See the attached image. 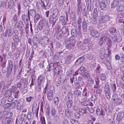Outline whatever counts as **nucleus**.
<instances>
[{
	"label": "nucleus",
	"mask_w": 124,
	"mask_h": 124,
	"mask_svg": "<svg viewBox=\"0 0 124 124\" xmlns=\"http://www.w3.org/2000/svg\"><path fill=\"white\" fill-rule=\"evenodd\" d=\"M40 15L39 14L36 15L34 17V21L35 23H36L39 19Z\"/></svg>",
	"instance_id": "ea45409f"
},
{
	"label": "nucleus",
	"mask_w": 124,
	"mask_h": 124,
	"mask_svg": "<svg viewBox=\"0 0 124 124\" xmlns=\"http://www.w3.org/2000/svg\"><path fill=\"white\" fill-rule=\"evenodd\" d=\"M38 39L36 37H34L32 39L33 44L36 45L38 42Z\"/></svg>",
	"instance_id": "864d4df0"
},
{
	"label": "nucleus",
	"mask_w": 124,
	"mask_h": 124,
	"mask_svg": "<svg viewBox=\"0 0 124 124\" xmlns=\"http://www.w3.org/2000/svg\"><path fill=\"white\" fill-rule=\"evenodd\" d=\"M104 90L106 98L108 100H109L110 98L111 94L109 86L108 85H105Z\"/></svg>",
	"instance_id": "20e7f679"
},
{
	"label": "nucleus",
	"mask_w": 124,
	"mask_h": 124,
	"mask_svg": "<svg viewBox=\"0 0 124 124\" xmlns=\"http://www.w3.org/2000/svg\"><path fill=\"white\" fill-rule=\"evenodd\" d=\"M99 55L100 58L102 60H103L102 61L103 63H105L107 66L108 65V64H107V63H108V64H110L109 61V58L108 54L105 53L102 54L101 53Z\"/></svg>",
	"instance_id": "f03ea898"
},
{
	"label": "nucleus",
	"mask_w": 124,
	"mask_h": 124,
	"mask_svg": "<svg viewBox=\"0 0 124 124\" xmlns=\"http://www.w3.org/2000/svg\"><path fill=\"white\" fill-rule=\"evenodd\" d=\"M89 104V103L88 101H84L81 103L82 105L85 106H87L88 104Z\"/></svg>",
	"instance_id": "bf43d9fd"
},
{
	"label": "nucleus",
	"mask_w": 124,
	"mask_h": 124,
	"mask_svg": "<svg viewBox=\"0 0 124 124\" xmlns=\"http://www.w3.org/2000/svg\"><path fill=\"white\" fill-rule=\"evenodd\" d=\"M72 57L71 55H69L67 56L66 61V62L67 63L69 64L71 62Z\"/></svg>",
	"instance_id": "cd10ccee"
},
{
	"label": "nucleus",
	"mask_w": 124,
	"mask_h": 124,
	"mask_svg": "<svg viewBox=\"0 0 124 124\" xmlns=\"http://www.w3.org/2000/svg\"><path fill=\"white\" fill-rule=\"evenodd\" d=\"M114 103L116 105L120 104L122 102V100L120 98H118L114 101Z\"/></svg>",
	"instance_id": "72a5a7b5"
},
{
	"label": "nucleus",
	"mask_w": 124,
	"mask_h": 124,
	"mask_svg": "<svg viewBox=\"0 0 124 124\" xmlns=\"http://www.w3.org/2000/svg\"><path fill=\"white\" fill-rule=\"evenodd\" d=\"M59 11L57 8L54 9L53 11L52 18L53 19H55L56 18L58 13Z\"/></svg>",
	"instance_id": "ddd939ff"
},
{
	"label": "nucleus",
	"mask_w": 124,
	"mask_h": 124,
	"mask_svg": "<svg viewBox=\"0 0 124 124\" xmlns=\"http://www.w3.org/2000/svg\"><path fill=\"white\" fill-rule=\"evenodd\" d=\"M91 35L94 38H97L100 35L99 33L97 31L91 28L90 29Z\"/></svg>",
	"instance_id": "39448f33"
},
{
	"label": "nucleus",
	"mask_w": 124,
	"mask_h": 124,
	"mask_svg": "<svg viewBox=\"0 0 124 124\" xmlns=\"http://www.w3.org/2000/svg\"><path fill=\"white\" fill-rule=\"evenodd\" d=\"M23 26L24 25L23 24L22 21H20L19 22L18 24V26L19 27H21V29H23Z\"/></svg>",
	"instance_id": "774afa93"
},
{
	"label": "nucleus",
	"mask_w": 124,
	"mask_h": 124,
	"mask_svg": "<svg viewBox=\"0 0 124 124\" xmlns=\"http://www.w3.org/2000/svg\"><path fill=\"white\" fill-rule=\"evenodd\" d=\"M67 18H66L63 16H61L59 18V20L61 21V23L63 25H64L66 23V21L67 20Z\"/></svg>",
	"instance_id": "2eb2a0df"
},
{
	"label": "nucleus",
	"mask_w": 124,
	"mask_h": 124,
	"mask_svg": "<svg viewBox=\"0 0 124 124\" xmlns=\"http://www.w3.org/2000/svg\"><path fill=\"white\" fill-rule=\"evenodd\" d=\"M12 119L11 118L7 117L3 118L2 121V124H9L12 122Z\"/></svg>",
	"instance_id": "1a4fd4ad"
},
{
	"label": "nucleus",
	"mask_w": 124,
	"mask_h": 124,
	"mask_svg": "<svg viewBox=\"0 0 124 124\" xmlns=\"http://www.w3.org/2000/svg\"><path fill=\"white\" fill-rule=\"evenodd\" d=\"M96 112L97 115L98 116H100L102 114V111L101 109L100 110L99 109H97Z\"/></svg>",
	"instance_id": "4c0bfd02"
},
{
	"label": "nucleus",
	"mask_w": 124,
	"mask_h": 124,
	"mask_svg": "<svg viewBox=\"0 0 124 124\" xmlns=\"http://www.w3.org/2000/svg\"><path fill=\"white\" fill-rule=\"evenodd\" d=\"M74 45H73L71 43H68L66 45V48L69 49L73 48Z\"/></svg>",
	"instance_id": "c03bdc74"
},
{
	"label": "nucleus",
	"mask_w": 124,
	"mask_h": 124,
	"mask_svg": "<svg viewBox=\"0 0 124 124\" xmlns=\"http://www.w3.org/2000/svg\"><path fill=\"white\" fill-rule=\"evenodd\" d=\"M38 84L39 85L42 84V83L44 81L43 78V74H41L39 76L38 78Z\"/></svg>",
	"instance_id": "dca6fc26"
},
{
	"label": "nucleus",
	"mask_w": 124,
	"mask_h": 124,
	"mask_svg": "<svg viewBox=\"0 0 124 124\" xmlns=\"http://www.w3.org/2000/svg\"><path fill=\"white\" fill-rule=\"evenodd\" d=\"M22 20L24 22L28 21V17L27 15L23 14L22 15Z\"/></svg>",
	"instance_id": "a19ab883"
},
{
	"label": "nucleus",
	"mask_w": 124,
	"mask_h": 124,
	"mask_svg": "<svg viewBox=\"0 0 124 124\" xmlns=\"http://www.w3.org/2000/svg\"><path fill=\"white\" fill-rule=\"evenodd\" d=\"M79 70L82 73H83L86 71V70L85 68L84 67L82 66L78 69L77 71H79Z\"/></svg>",
	"instance_id": "79ce46f5"
},
{
	"label": "nucleus",
	"mask_w": 124,
	"mask_h": 124,
	"mask_svg": "<svg viewBox=\"0 0 124 124\" xmlns=\"http://www.w3.org/2000/svg\"><path fill=\"white\" fill-rule=\"evenodd\" d=\"M13 91L12 90L8 89L7 90L3 88L2 90L1 93L6 97H10L12 94Z\"/></svg>",
	"instance_id": "7ed1b4c3"
},
{
	"label": "nucleus",
	"mask_w": 124,
	"mask_h": 124,
	"mask_svg": "<svg viewBox=\"0 0 124 124\" xmlns=\"http://www.w3.org/2000/svg\"><path fill=\"white\" fill-rule=\"evenodd\" d=\"M75 117L76 118H79L80 116V115L78 112H76L75 113Z\"/></svg>",
	"instance_id": "13d9d810"
},
{
	"label": "nucleus",
	"mask_w": 124,
	"mask_h": 124,
	"mask_svg": "<svg viewBox=\"0 0 124 124\" xmlns=\"http://www.w3.org/2000/svg\"><path fill=\"white\" fill-rule=\"evenodd\" d=\"M93 12V15H95L94 17H93V18H92L91 22L93 23L96 24L97 23V9H94Z\"/></svg>",
	"instance_id": "0eeeda50"
},
{
	"label": "nucleus",
	"mask_w": 124,
	"mask_h": 124,
	"mask_svg": "<svg viewBox=\"0 0 124 124\" xmlns=\"http://www.w3.org/2000/svg\"><path fill=\"white\" fill-rule=\"evenodd\" d=\"M65 114L66 116L70 117L72 115V113L70 110L66 109L65 110Z\"/></svg>",
	"instance_id": "bb28decb"
},
{
	"label": "nucleus",
	"mask_w": 124,
	"mask_h": 124,
	"mask_svg": "<svg viewBox=\"0 0 124 124\" xmlns=\"http://www.w3.org/2000/svg\"><path fill=\"white\" fill-rule=\"evenodd\" d=\"M94 83L93 81L92 78L89 77L88 80L87 84L89 86L92 85Z\"/></svg>",
	"instance_id": "c756f323"
},
{
	"label": "nucleus",
	"mask_w": 124,
	"mask_h": 124,
	"mask_svg": "<svg viewBox=\"0 0 124 124\" xmlns=\"http://www.w3.org/2000/svg\"><path fill=\"white\" fill-rule=\"evenodd\" d=\"M69 43H71L73 45H75L76 43V41L74 38L73 37H70L69 39Z\"/></svg>",
	"instance_id": "f704fd0d"
},
{
	"label": "nucleus",
	"mask_w": 124,
	"mask_h": 124,
	"mask_svg": "<svg viewBox=\"0 0 124 124\" xmlns=\"http://www.w3.org/2000/svg\"><path fill=\"white\" fill-rule=\"evenodd\" d=\"M1 6L5 8H9L8 4V3H7V2H2L1 3Z\"/></svg>",
	"instance_id": "e433bc0d"
},
{
	"label": "nucleus",
	"mask_w": 124,
	"mask_h": 124,
	"mask_svg": "<svg viewBox=\"0 0 124 124\" xmlns=\"http://www.w3.org/2000/svg\"><path fill=\"white\" fill-rule=\"evenodd\" d=\"M13 33L12 29H8L5 31L4 34L5 37L6 36L8 35V37H10L12 35Z\"/></svg>",
	"instance_id": "9b49d317"
},
{
	"label": "nucleus",
	"mask_w": 124,
	"mask_h": 124,
	"mask_svg": "<svg viewBox=\"0 0 124 124\" xmlns=\"http://www.w3.org/2000/svg\"><path fill=\"white\" fill-rule=\"evenodd\" d=\"M51 114L52 116H55L56 114L55 109H53L51 111Z\"/></svg>",
	"instance_id": "0e129e2a"
},
{
	"label": "nucleus",
	"mask_w": 124,
	"mask_h": 124,
	"mask_svg": "<svg viewBox=\"0 0 124 124\" xmlns=\"http://www.w3.org/2000/svg\"><path fill=\"white\" fill-rule=\"evenodd\" d=\"M39 106H38L36 103H33L32 106V110L33 113H36V116H38V112L39 111Z\"/></svg>",
	"instance_id": "423d86ee"
},
{
	"label": "nucleus",
	"mask_w": 124,
	"mask_h": 124,
	"mask_svg": "<svg viewBox=\"0 0 124 124\" xmlns=\"http://www.w3.org/2000/svg\"><path fill=\"white\" fill-rule=\"evenodd\" d=\"M19 93V91L18 90H17L13 92V95L15 98H18Z\"/></svg>",
	"instance_id": "603ef678"
},
{
	"label": "nucleus",
	"mask_w": 124,
	"mask_h": 124,
	"mask_svg": "<svg viewBox=\"0 0 124 124\" xmlns=\"http://www.w3.org/2000/svg\"><path fill=\"white\" fill-rule=\"evenodd\" d=\"M107 37L106 36H103L100 39L99 44L100 45H102L103 43H104L107 40Z\"/></svg>",
	"instance_id": "f3484780"
},
{
	"label": "nucleus",
	"mask_w": 124,
	"mask_h": 124,
	"mask_svg": "<svg viewBox=\"0 0 124 124\" xmlns=\"http://www.w3.org/2000/svg\"><path fill=\"white\" fill-rule=\"evenodd\" d=\"M48 71H50L51 70L52 67H54V64L53 63H50V64L48 65Z\"/></svg>",
	"instance_id": "4d7b16f0"
},
{
	"label": "nucleus",
	"mask_w": 124,
	"mask_h": 124,
	"mask_svg": "<svg viewBox=\"0 0 124 124\" xmlns=\"http://www.w3.org/2000/svg\"><path fill=\"white\" fill-rule=\"evenodd\" d=\"M64 0H58V3L60 6H62L64 4Z\"/></svg>",
	"instance_id": "680f3d73"
},
{
	"label": "nucleus",
	"mask_w": 124,
	"mask_h": 124,
	"mask_svg": "<svg viewBox=\"0 0 124 124\" xmlns=\"http://www.w3.org/2000/svg\"><path fill=\"white\" fill-rule=\"evenodd\" d=\"M72 101L71 100H69L67 101L66 105L68 108H70L72 106Z\"/></svg>",
	"instance_id": "7c9ffc66"
},
{
	"label": "nucleus",
	"mask_w": 124,
	"mask_h": 124,
	"mask_svg": "<svg viewBox=\"0 0 124 124\" xmlns=\"http://www.w3.org/2000/svg\"><path fill=\"white\" fill-rule=\"evenodd\" d=\"M54 90V87L52 86H50L48 88L47 91V98L49 101H51L53 100Z\"/></svg>",
	"instance_id": "f257e3e1"
},
{
	"label": "nucleus",
	"mask_w": 124,
	"mask_h": 124,
	"mask_svg": "<svg viewBox=\"0 0 124 124\" xmlns=\"http://www.w3.org/2000/svg\"><path fill=\"white\" fill-rule=\"evenodd\" d=\"M13 39L14 42L16 43L18 42L19 41V39L18 36L16 35L13 36Z\"/></svg>",
	"instance_id": "58836bf2"
},
{
	"label": "nucleus",
	"mask_w": 124,
	"mask_h": 124,
	"mask_svg": "<svg viewBox=\"0 0 124 124\" xmlns=\"http://www.w3.org/2000/svg\"><path fill=\"white\" fill-rule=\"evenodd\" d=\"M116 31V29L114 27L111 28L109 29V31L111 33L115 32Z\"/></svg>",
	"instance_id": "052dcab7"
},
{
	"label": "nucleus",
	"mask_w": 124,
	"mask_h": 124,
	"mask_svg": "<svg viewBox=\"0 0 124 124\" xmlns=\"http://www.w3.org/2000/svg\"><path fill=\"white\" fill-rule=\"evenodd\" d=\"M118 10L119 11L124 10V5H119L117 8Z\"/></svg>",
	"instance_id": "a18cd8bd"
},
{
	"label": "nucleus",
	"mask_w": 124,
	"mask_h": 124,
	"mask_svg": "<svg viewBox=\"0 0 124 124\" xmlns=\"http://www.w3.org/2000/svg\"><path fill=\"white\" fill-rule=\"evenodd\" d=\"M79 112L82 113L83 114L86 113V109L85 108H79Z\"/></svg>",
	"instance_id": "09e8293b"
},
{
	"label": "nucleus",
	"mask_w": 124,
	"mask_h": 124,
	"mask_svg": "<svg viewBox=\"0 0 124 124\" xmlns=\"http://www.w3.org/2000/svg\"><path fill=\"white\" fill-rule=\"evenodd\" d=\"M124 116V113L122 112H120L118 114L116 118V120L118 123L120 122Z\"/></svg>",
	"instance_id": "9d476101"
},
{
	"label": "nucleus",
	"mask_w": 124,
	"mask_h": 124,
	"mask_svg": "<svg viewBox=\"0 0 124 124\" xmlns=\"http://www.w3.org/2000/svg\"><path fill=\"white\" fill-rule=\"evenodd\" d=\"M89 94V92L85 88L83 90V96H84V98L86 99L87 97L88 96Z\"/></svg>",
	"instance_id": "a211bd4d"
},
{
	"label": "nucleus",
	"mask_w": 124,
	"mask_h": 124,
	"mask_svg": "<svg viewBox=\"0 0 124 124\" xmlns=\"http://www.w3.org/2000/svg\"><path fill=\"white\" fill-rule=\"evenodd\" d=\"M49 21L50 23L52 24V26H53L55 24L56 20L54 21L52 19H50Z\"/></svg>",
	"instance_id": "e2e57ef3"
},
{
	"label": "nucleus",
	"mask_w": 124,
	"mask_h": 124,
	"mask_svg": "<svg viewBox=\"0 0 124 124\" xmlns=\"http://www.w3.org/2000/svg\"><path fill=\"white\" fill-rule=\"evenodd\" d=\"M8 4L9 6V7L10 8H12L14 7V2L13 0H10L8 3Z\"/></svg>",
	"instance_id": "5701e85b"
},
{
	"label": "nucleus",
	"mask_w": 124,
	"mask_h": 124,
	"mask_svg": "<svg viewBox=\"0 0 124 124\" xmlns=\"http://www.w3.org/2000/svg\"><path fill=\"white\" fill-rule=\"evenodd\" d=\"M100 77L101 79L103 81H104L106 78V77L105 74L102 73L100 75Z\"/></svg>",
	"instance_id": "49530a36"
},
{
	"label": "nucleus",
	"mask_w": 124,
	"mask_h": 124,
	"mask_svg": "<svg viewBox=\"0 0 124 124\" xmlns=\"http://www.w3.org/2000/svg\"><path fill=\"white\" fill-rule=\"evenodd\" d=\"M85 60V58L84 57H79V58H78L77 60L75 62V63H76L77 62L78 63V64H81Z\"/></svg>",
	"instance_id": "393cba45"
},
{
	"label": "nucleus",
	"mask_w": 124,
	"mask_h": 124,
	"mask_svg": "<svg viewBox=\"0 0 124 124\" xmlns=\"http://www.w3.org/2000/svg\"><path fill=\"white\" fill-rule=\"evenodd\" d=\"M8 65L7 66L8 69L12 70L13 67V64L12 62L10 60L8 61Z\"/></svg>",
	"instance_id": "b1692460"
},
{
	"label": "nucleus",
	"mask_w": 124,
	"mask_h": 124,
	"mask_svg": "<svg viewBox=\"0 0 124 124\" xmlns=\"http://www.w3.org/2000/svg\"><path fill=\"white\" fill-rule=\"evenodd\" d=\"M99 5L101 9L103 10L105 8L106 5V3L103 2H99Z\"/></svg>",
	"instance_id": "a878e982"
},
{
	"label": "nucleus",
	"mask_w": 124,
	"mask_h": 124,
	"mask_svg": "<svg viewBox=\"0 0 124 124\" xmlns=\"http://www.w3.org/2000/svg\"><path fill=\"white\" fill-rule=\"evenodd\" d=\"M44 21H40L39 23L38 28L39 30H41L43 28L44 25Z\"/></svg>",
	"instance_id": "473e14b6"
},
{
	"label": "nucleus",
	"mask_w": 124,
	"mask_h": 124,
	"mask_svg": "<svg viewBox=\"0 0 124 124\" xmlns=\"http://www.w3.org/2000/svg\"><path fill=\"white\" fill-rule=\"evenodd\" d=\"M54 101L55 105H57L58 104L59 99L57 97H55L54 98Z\"/></svg>",
	"instance_id": "37998d69"
},
{
	"label": "nucleus",
	"mask_w": 124,
	"mask_h": 124,
	"mask_svg": "<svg viewBox=\"0 0 124 124\" xmlns=\"http://www.w3.org/2000/svg\"><path fill=\"white\" fill-rule=\"evenodd\" d=\"M118 98V95L114 93L113 95L112 99L114 101Z\"/></svg>",
	"instance_id": "6e6d98bb"
},
{
	"label": "nucleus",
	"mask_w": 124,
	"mask_h": 124,
	"mask_svg": "<svg viewBox=\"0 0 124 124\" xmlns=\"http://www.w3.org/2000/svg\"><path fill=\"white\" fill-rule=\"evenodd\" d=\"M119 3L118 1L116 0H114L112 3V8H114L119 4Z\"/></svg>",
	"instance_id": "2f4dec72"
},
{
	"label": "nucleus",
	"mask_w": 124,
	"mask_h": 124,
	"mask_svg": "<svg viewBox=\"0 0 124 124\" xmlns=\"http://www.w3.org/2000/svg\"><path fill=\"white\" fill-rule=\"evenodd\" d=\"M95 84L94 85V87L97 88L98 87L99 84V79L98 77H96L95 78Z\"/></svg>",
	"instance_id": "4be33fe9"
},
{
	"label": "nucleus",
	"mask_w": 124,
	"mask_h": 124,
	"mask_svg": "<svg viewBox=\"0 0 124 124\" xmlns=\"http://www.w3.org/2000/svg\"><path fill=\"white\" fill-rule=\"evenodd\" d=\"M84 73L83 76L87 78L90 77V75L88 73L86 72H84Z\"/></svg>",
	"instance_id": "69168bd1"
},
{
	"label": "nucleus",
	"mask_w": 124,
	"mask_h": 124,
	"mask_svg": "<svg viewBox=\"0 0 124 124\" xmlns=\"http://www.w3.org/2000/svg\"><path fill=\"white\" fill-rule=\"evenodd\" d=\"M41 86L42 84L39 85V84H38V85L37 86V90L39 92L41 90Z\"/></svg>",
	"instance_id": "338daca9"
},
{
	"label": "nucleus",
	"mask_w": 124,
	"mask_h": 124,
	"mask_svg": "<svg viewBox=\"0 0 124 124\" xmlns=\"http://www.w3.org/2000/svg\"><path fill=\"white\" fill-rule=\"evenodd\" d=\"M87 26L85 21H84L82 23V28L84 32H85L87 30Z\"/></svg>",
	"instance_id": "c85d7f7f"
},
{
	"label": "nucleus",
	"mask_w": 124,
	"mask_h": 124,
	"mask_svg": "<svg viewBox=\"0 0 124 124\" xmlns=\"http://www.w3.org/2000/svg\"><path fill=\"white\" fill-rule=\"evenodd\" d=\"M49 86H48V83H47L43 90L42 94L43 95V97H44V96L45 95V94L46 93V91H47L48 88L49 87Z\"/></svg>",
	"instance_id": "aec40b11"
},
{
	"label": "nucleus",
	"mask_w": 124,
	"mask_h": 124,
	"mask_svg": "<svg viewBox=\"0 0 124 124\" xmlns=\"http://www.w3.org/2000/svg\"><path fill=\"white\" fill-rule=\"evenodd\" d=\"M36 13V11L34 9H31L30 11L28 10V18L29 20H30V15H31V16H34Z\"/></svg>",
	"instance_id": "4468645a"
},
{
	"label": "nucleus",
	"mask_w": 124,
	"mask_h": 124,
	"mask_svg": "<svg viewBox=\"0 0 124 124\" xmlns=\"http://www.w3.org/2000/svg\"><path fill=\"white\" fill-rule=\"evenodd\" d=\"M96 67L95 71L97 73H99L101 71V70L100 66L98 64H96Z\"/></svg>",
	"instance_id": "412c9836"
},
{
	"label": "nucleus",
	"mask_w": 124,
	"mask_h": 124,
	"mask_svg": "<svg viewBox=\"0 0 124 124\" xmlns=\"http://www.w3.org/2000/svg\"><path fill=\"white\" fill-rule=\"evenodd\" d=\"M41 7L42 8L46 10V6L47 5L48 3H46V5L44 4V2L42 1H41Z\"/></svg>",
	"instance_id": "8fccbe9b"
},
{
	"label": "nucleus",
	"mask_w": 124,
	"mask_h": 124,
	"mask_svg": "<svg viewBox=\"0 0 124 124\" xmlns=\"http://www.w3.org/2000/svg\"><path fill=\"white\" fill-rule=\"evenodd\" d=\"M117 19H118L120 23H124V19L122 13L119 12L117 14Z\"/></svg>",
	"instance_id": "6e6552de"
},
{
	"label": "nucleus",
	"mask_w": 124,
	"mask_h": 124,
	"mask_svg": "<svg viewBox=\"0 0 124 124\" xmlns=\"http://www.w3.org/2000/svg\"><path fill=\"white\" fill-rule=\"evenodd\" d=\"M42 40L43 44L44 46L45 47L48 45L49 43V39L46 36L43 37Z\"/></svg>",
	"instance_id": "f8f14e48"
},
{
	"label": "nucleus",
	"mask_w": 124,
	"mask_h": 124,
	"mask_svg": "<svg viewBox=\"0 0 124 124\" xmlns=\"http://www.w3.org/2000/svg\"><path fill=\"white\" fill-rule=\"evenodd\" d=\"M74 94L75 95L78 96L81 94V92L79 90L77 89L74 91Z\"/></svg>",
	"instance_id": "c9c22d12"
},
{
	"label": "nucleus",
	"mask_w": 124,
	"mask_h": 124,
	"mask_svg": "<svg viewBox=\"0 0 124 124\" xmlns=\"http://www.w3.org/2000/svg\"><path fill=\"white\" fill-rule=\"evenodd\" d=\"M12 71V70L9 69L7 71V73L6 74V75L7 77H9L11 74V72Z\"/></svg>",
	"instance_id": "5fc2aeb1"
},
{
	"label": "nucleus",
	"mask_w": 124,
	"mask_h": 124,
	"mask_svg": "<svg viewBox=\"0 0 124 124\" xmlns=\"http://www.w3.org/2000/svg\"><path fill=\"white\" fill-rule=\"evenodd\" d=\"M102 17L104 18V19H105L104 21H106V22H107L108 21H110V19L111 18L108 15H105Z\"/></svg>",
	"instance_id": "de8ad7c7"
},
{
	"label": "nucleus",
	"mask_w": 124,
	"mask_h": 124,
	"mask_svg": "<svg viewBox=\"0 0 124 124\" xmlns=\"http://www.w3.org/2000/svg\"><path fill=\"white\" fill-rule=\"evenodd\" d=\"M61 30L62 33L64 34L68 33V29L67 27L63 26Z\"/></svg>",
	"instance_id": "6ab92c4d"
},
{
	"label": "nucleus",
	"mask_w": 124,
	"mask_h": 124,
	"mask_svg": "<svg viewBox=\"0 0 124 124\" xmlns=\"http://www.w3.org/2000/svg\"><path fill=\"white\" fill-rule=\"evenodd\" d=\"M77 30L74 29H72L71 31V34L73 36H76L77 34Z\"/></svg>",
	"instance_id": "3c124183"
}]
</instances>
